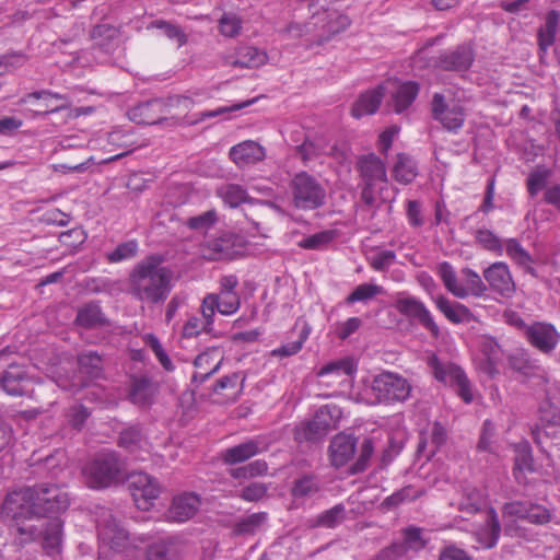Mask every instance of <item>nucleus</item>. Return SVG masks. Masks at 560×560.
Returning <instances> with one entry per match:
<instances>
[{
    "label": "nucleus",
    "instance_id": "1",
    "mask_svg": "<svg viewBox=\"0 0 560 560\" xmlns=\"http://www.w3.org/2000/svg\"><path fill=\"white\" fill-rule=\"evenodd\" d=\"M38 492L39 497L35 494V502L40 505L37 506V524L18 525V532L21 535L20 544H26L43 537V548L48 556H55L60 552L62 541V522L58 517L49 520L40 518L46 514L59 513L67 510L69 506V497L66 491L57 486H39L33 488Z\"/></svg>",
    "mask_w": 560,
    "mask_h": 560
},
{
    "label": "nucleus",
    "instance_id": "2",
    "mask_svg": "<svg viewBox=\"0 0 560 560\" xmlns=\"http://www.w3.org/2000/svg\"><path fill=\"white\" fill-rule=\"evenodd\" d=\"M173 273L162 265L159 256H150L138 262L129 277V292L141 303L162 304L172 291Z\"/></svg>",
    "mask_w": 560,
    "mask_h": 560
},
{
    "label": "nucleus",
    "instance_id": "3",
    "mask_svg": "<svg viewBox=\"0 0 560 560\" xmlns=\"http://www.w3.org/2000/svg\"><path fill=\"white\" fill-rule=\"evenodd\" d=\"M121 462L115 452L98 453L82 468L84 482L92 489H104L116 483L121 474Z\"/></svg>",
    "mask_w": 560,
    "mask_h": 560
},
{
    "label": "nucleus",
    "instance_id": "4",
    "mask_svg": "<svg viewBox=\"0 0 560 560\" xmlns=\"http://www.w3.org/2000/svg\"><path fill=\"white\" fill-rule=\"evenodd\" d=\"M292 203L300 210H315L325 205L326 188L307 172L296 173L290 182Z\"/></svg>",
    "mask_w": 560,
    "mask_h": 560
},
{
    "label": "nucleus",
    "instance_id": "5",
    "mask_svg": "<svg viewBox=\"0 0 560 560\" xmlns=\"http://www.w3.org/2000/svg\"><path fill=\"white\" fill-rule=\"evenodd\" d=\"M411 389L407 378L388 371L374 376L371 384L374 401L380 404L402 402L409 398Z\"/></svg>",
    "mask_w": 560,
    "mask_h": 560
},
{
    "label": "nucleus",
    "instance_id": "6",
    "mask_svg": "<svg viewBox=\"0 0 560 560\" xmlns=\"http://www.w3.org/2000/svg\"><path fill=\"white\" fill-rule=\"evenodd\" d=\"M35 494L37 498L39 497L38 492L31 487L10 492L1 506L2 515L16 522L21 520L31 521L33 517L37 520L36 509L40 504L35 502Z\"/></svg>",
    "mask_w": 560,
    "mask_h": 560
},
{
    "label": "nucleus",
    "instance_id": "7",
    "mask_svg": "<svg viewBox=\"0 0 560 560\" xmlns=\"http://www.w3.org/2000/svg\"><path fill=\"white\" fill-rule=\"evenodd\" d=\"M429 366L438 381L456 386L458 395L466 404L472 401L471 384L459 366L450 362H441L435 355L430 357Z\"/></svg>",
    "mask_w": 560,
    "mask_h": 560
},
{
    "label": "nucleus",
    "instance_id": "8",
    "mask_svg": "<svg viewBox=\"0 0 560 560\" xmlns=\"http://www.w3.org/2000/svg\"><path fill=\"white\" fill-rule=\"evenodd\" d=\"M359 168L364 180V187L361 192L362 200L366 205H373L375 201V188L383 189L387 184L385 164L375 154H369L359 160Z\"/></svg>",
    "mask_w": 560,
    "mask_h": 560
},
{
    "label": "nucleus",
    "instance_id": "9",
    "mask_svg": "<svg viewBox=\"0 0 560 560\" xmlns=\"http://www.w3.org/2000/svg\"><path fill=\"white\" fill-rule=\"evenodd\" d=\"M192 100L186 95H174L167 100H152L141 104L135 109V115L139 113L142 116L141 122L154 125L160 122L164 116L171 114L172 109L187 112L192 106Z\"/></svg>",
    "mask_w": 560,
    "mask_h": 560
},
{
    "label": "nucleus",
    "instance_id": "10",
    "mask_svg": "<svg viewBox=\"0 0 560 560\" xmlns=\"http://www.w3.org/2000/svg\"><path fill=\"white\" fill-rule=\"evenodd\" d=\"M243 238L234 233H223L203 242L200 254L207 260L234 259L243 253Z\"/></svg>",
    "mask_w": 560,
    "mask_h": 560
},
{
    "label": "nucleus",
    "instance_id": "11",
    "mask_svg": "<svg viewBox=\"0 0 560 560\" xmlns=\"http://www.w3.org/2000/svg\"><path fill=\"white\" fill-rule=\"evenodd\" d=\"M241 307L238 293L219 292L208 293L203 296L200 312L208 319V324L214 323L215 312L221 315L231 316Z\"/></svg>",
    "mask_w": 560,
    "mask_h": 560
},
{
    "label": "nucleus",
    "instance_id": "12",
    "mask_svg": "<svg viewBox=\"0 0 560 560\" xmlns=\"http://www.w3.org/2000/svg\"><path fill=\"white\" fill-rule=\"evenodd\" d=\"M349 25L347 16L338 14L337 12H329L327 10L316 11L312 15V21L307 25L292 23L288 27V32L292 36H302L311 32L310 26L322 27L329 34L338 33L340 30Z\"/></svg>",
    "mask_w": 560,
    "mask_h": 560
},
{
    "label": "nucleus",
    "instance_id": "13",
    "mask_svg": "<svg viewBox=\"0 0 560 560\" xmlns=\"http://www.w3.org/2000/svg\"><path fill=\"white\" fill-rule=\"evenodd\" d=\"M128 485L135 502L142 510H148L161 492L156 480L143 471L131 472L128 476Z\"/></svg>",
    "mask_w": 560,
    "mask_h": 560
},
{
    "label": "nucleus",
    "instance_id": "14",
    "mask_svg": "<svg viewBox=\"0 0 560 560\" xmlns=\"http://www.w3.org/2000/svg\"><path fill=\"white\" fill-rule=\"evenodd\" d=\"M395 307L400 314L417 319L434 337H438L439 326L434 322L430 311L419 299L399 294L395 302Z\"/></svg>",
    "mask_w": 560,
    "mask_h": 560
},
{
    "label": "nucleus",
    "instance_id": "15",
    "mask_svg": "<svg viewBox=\"0 0 560 560\" xmlns=\"http://www.w3.org/2000/svg\"><path fill=\"white\" fill-rule=\"evenodd\" d=\"M431 107L433 118L446 130L457 131L463 127L466 117L464 108L459 105L450 106L446 104L444 95L435 93Z\"/></svg>",
    "mask_w": 560,
    "mask_h": 560
},
{
    "label": "nucleus",
    "instance_id": "16",
    "mask_svg": "<svg viewBox=\"0 0 560 560\" xmlns=\"http://www.w3.org/2000/svg\"><path fill=\"white\" fill-rule=\"evenodd\" d=\"M526 337L529 343L542 353L552 352L560 341V332L557 328L545 322H537L528 326Z\"/></svg>",
    "mask_w": 560,
    "mask_h": 560
},
{
    "label": "nucleus",
    "instance_id": "17",
    "mask_svg": "<svg viewBox=\"0 0 560 560\" xmlns=\"http://www.w3.org/2000/svg\"><path fill=\"white\" fill-rule=\"evenodd\" d=\"M98 539L101 548L115 552H121L130 545L128 533L112 517L98 524Z\"/></svg>",
    "mask_w": 560,
    "mask_h": 560
},
{
    "label": "nucleus",
    "instance_id": "18",
    "mask_svg": "<svg viewBox=\"0 0 560 560\" xmlns=\"http://www.w3.org/2000/svg\"><path fill=\"white\" fill-rule=\"evenodd\" d=\"M501 533L498 514L489 508L485 512V518L474 532L477 549H491L497 546Z\"/></svg>",
    "mask_w": 560,
    "mask_h": 560
},
{
    "label": "nucleus",
    "instance_id": "19",
    "mask_svg": "<svg viewBox=\"0 0 560 560\" xmlns=\"http://www.w3.org/2000/svg\"><path fill=\"white\" fill-rule=\"evenodd\" d=\"M483 278L493 291L503 296H511L515 292V283L510 268L503 261L493 262L485 269Z\"/></svg>",
    "mask_w": 560,
    "mask_h": 560
},
{
    "label": "nucleus",
    "instance_id": "20",
    "mask_svg": "<svg viewBox=\"0 0 560 560\" xmlns=\"http://www.w3.org/2000/svg\"><path fill=\"white\" fill-rule=\"evenodd\" d=\"M201 500L194 492H183L173 498L167 511V518L172 522L184 523L190 520L199 510Z\"/></svg>",
    "mask_w": 560,
    "mask_h": 560
},
{
    "label": "nucleus",
    "instance_id": "21",
    "mask_svg": "<svg viewBox=\"0 0 560 560\" xmlns=\"http://www.w3.org/2000/svg\"><path fill=\"white\" fill-rule=\"evenodd\" d=\"M474 51L469 45H460L454 50H447L440 55L438 67L446 71H466L474 61Z\"/></svg>",
    "mask_w": 560,
    "mask_h": 560
},
{
    "label": "nucleus",
    "instance_id": "22",
    "mask_svg": "<svg viewBox=\"0 0 560 560\" xmlns=\"http://www.w3.org/2000/svg\"><path fill=\"white\" fill-rule=\"evenodd\" d=\"M223 360V351L220 348H209L201 352L195 359L196 372L192 375V381L205 382L220 369Z\"/></svg>",
    "mask_w": 560,
    "mask_h": 560
},
{
    "label": "nucleus",
    "instance_id": "23",
    "mask_svg": "<svg viewBox=\"0 0 560 560\" xmlns=\"http://www.w3.org/2000/svg\"><path fill=\"white\" fill-rule=\"evenodd\" d=\"M230 158L238 167H246L262 161L266 156L264 147L253 140H246L230 149Z\"/></svg>",
    "mask_w": 560,
    "mask_h": 560
},
{
    "label": "nucleus",
    "instance_id": "24",
    "mask_svg": "<svg viewBox=\"0 0 560 560\" xmlns=\"http://www.w3.org/2000/svg\"><path fill=\"white\" fill-rule=\"evenodd\" d=\"M267 445L261 438H255L245 441L238 445L226 448L222 453V459L225 464L235 465L254 457L255 455L266 451Z\"/></svg>",
    "mask_w": 560,
    "mask_h": 560
},
{
    "label": "nucleus",
    "instance_id": "25",
    "mask_svg": "<svg viewBox=\"0 0 560 560\" xmlns=\"http://www.w3.org/2000/svg\"><path fill=\"white\" fill-rule=\"evenodd\" d=\"M31 383L32 380L25 369L16 364L10 365L1 378L3 390L11 396H22L28 393Z\"/></svg>",
    "mask_w": 560,
    "mask_h": 560
},
{
    "label": "nucleus",
    "instance_id": "26",
    "mask_svg": "<svg viewBox=\"0 0 560 560\" xmlns=\"http://www.w3.org/2000/svg\"><path fill=\"white\" fill-rule=\"evenodd\" d=\"M267 61V54L253 46L240 47L234 55L224 57L226 66L238 68H256L265 65Z\"/></svg>",
    "mask_w": 560,
    "mask_h": 560
},
{
    "label": "nucleus",
    "instance_id": "27",
    "mask_svg": "<svg viewBox=\"0 0 560 560\" xmlns=\"http://www.w3.org/2000/svg\"><path fill=\"white\" fill-rule=\"evenodd\" d=\"M357 447V441L352 435L338 434L336 435L329 446L330 460L335 467L345 466L352 459Z\"/></svg>",
    "mask_w": 560,
    "mask_h": 560
},
{
    "label": "nucleus",
    "instance_id": "28",
    "mask_svg": "<svg viewBox=\"0 0 560 560\" xmlns=\"http://www.w3.org/2000/svg\"><path fill=\"white\" fill-rule=\"evenodd\" d=\"M384 95L385 89L383 85H378L361 93L352 106V116L361 118L366 115H373L378 109Z\"/></svg>",
    "mask_w": 560,
    "mask_h": 560
},
{
    "label": "nucleus",
    "instance_id": "29",
    "mask_svg": "<svg viewBox=\"0 0 560 560\" xmlns=\"http://www.w3.org/2000/svg\"><path fill=\"white\" fill-rule=\"evenodd\" d=\"M486 504L487 501L483 491L470 486L463 489L460 497L456 501L451 502V505L469 514L480 512Z\"/></svg>",
    "mask_w": 560,
    "mask_h": 560
},
{
    "label": "nucleus",
    "instance_id": "30",
    "mask_svg": "<svg viewBox=\"0 0 560 560\" xmlns=\"http://www.w3.org/2000/svg\"><path fill=\"white\" fill-rule=\"evenodd\" d=\"M438 310L444 314V316L454 324L468 322L471 317V313L467 306L460 303H452L444 295H438L434 299Z\"/></svg>",
    "mask_w": 560,
    "mask_h": 560
},
{
    "label": "nucleus",
    "instance_id": "31",
    "mask_svg": "<svg viewBox=\"0 0 560 560\" xmlns=\"http://www.w3.org/2000/svg\"><path fill=\"white\" fill-rule=\"evenodd\" d=\"M436 272L450 293L458 299L467 298V291L464 289V280L460 281L457 278V275L450 262L443 261L439 264Z\"/></svg>",
    "mask_w": 560,
    "mask_h": 560
},
{
    "label": "nucleus",
    "instance_id": "32",
    "mask_svg": "<svg viewBox=\"0 0 560 560\" xmlns=\"http://www.w3.org/2000/svg\"><path fill=\"white\" fill-rule=\"evenodd\" d=\"M418 175V166L411 156L399 153L393 166L394 178L404 185L410 184Z\"/></svg>",
    "mask_w": 560,
    "mask_h": 560
},
{
    "label": "nucleus",
    "instance_id": "33",
    "mask_svg": "<svg viewBox=\"0 0 560 560\" xmlns=\"http://www.w3.org/2000/svg\"><path fill=\"white\" fill-rule=\"evenodd\" d=\"M32 100L60 102L58 105L51 107L50 109L38 113V115H47L49 113H57V112L69 108L71 105L70 100L66 95L55 93L49 90H42V91L28 93V94L24 95L19 101V104L20 105L26 104V103H30Z\"/></svg>",
    "mask_w": 560,
    "mask_h": 560
},
{
    "label": "nucleus",
    "instance_id": "34",
    "mask_svg": "<svg viewBox=\"0 0 560 560\" xmlns=\"http://www.w3.org/2000/svg\"><path fill=\"white\" fill-rule=\"evenodd\" d=\"M419 93V85L416 82L407 81L397 86L393 94V106L396 113L407 109L416 100Z\"/></svg>",
    "mask_w": 560,
    "mask_h": 560
},
{
    "label": "nucleus",
    "instance_id": "35",
    "mask_svg": "<svg viewBox=\"0 0 560 560\" xmlns=\"http://www.w3.org/2000/svg\"><path fill=\"white\" fill-rule=\"evenodd\" d=\"M527 272L534 273L533 258L516 238H508L503 243V252Z\"/></svg>",
    "mask_w": 560,
    "mask_h": 560
},
{
    "label": "nucleus",
    "instance_id": "36",
    "mask_svg": "<svg viewBox=\"0 0 560 560\" xmlns=\"http://www.w3.org/2000/svg\"><path fill=\"white\" fill-rule=\"evenodd\" d=\"M106 318L97 303H89L79 308L75 323L83 328H95L104 325Z\"/></svg>",
    "mask_w": 560,
    "mask_h": 560
},
{
    "label": "nucleus",
    "instance_id": "37",
    "mask_svg": "<svg viewBox=\"0 0 560 560\" xmlns=\"http://www.w3.org/2000/svg\"><path fill=\"white\" fill-rule=\"evenodd\" d=\"M357 372V363L351 358H343L323 365L317 375L324 377L334 375L336 377L351 376Z\"/></svg>",
    "mask_w": 560,
    "mask_h": 560
},
{
    "label": "nucleus",
    "instance_id": "38",
    "mask_svg": "<svg viewBox=\"0 0 560 560\" xmlns=\"http://www.w3.org/2000/svg\"><path fill=\"white\" fill-rule=\"evenodd\" d=\"M559 24V13L555 10L550 11L546 16V22L538 31V45L544 51L552 46Z\"/></svg>",
    "mask_w": 560,
    "mask_h": 560
},
{
    "label": "nucleus",
    "instance_id": "39",
    "mask_svg": "<svg viewBox=\"0 0 560 560\" xmlns=\"http://www.w3.org/2000/svg\"><path fill=\"white\" fill-rule=\"evenodd\" d=\"M218 195L231 208H236L242 203L249 202L246 190L236 184H225L218 188Z\"/></svg>",
    "mask_w": 560,
    "mask_h": 560
},
{
    "label": "nucleus",
    "instance_id": "40",
    "mask_svg": "<svg viewBox=\"0 0 560 560\" xmlns=\"http://www.w3.org/2000/svg\"><path fill=\"white\" fill-rule=\"evenodd\" d=\"M154 394V386L147 377H135L130 385V397L135 404L144 405L149 402Z\"/></svg>",
    "mask_w": 560,
    "mask_h": 560
},
{
    "label": "nucleus",
    "instance_id": "41",
    "mask_svg": "<svg viewBox=\"0 0 560 560\" xmlns=\"http://www.w3.org/2000/svg\"><path fill=\"white\" fill-rule=\"evenodd\" d=\"M345 513V506L337 504L318 514L315 518L311 520L310 523L313 527L332 528L343 521Z\"/></svg>",
    "mask_w": 560,
    "mask_h": 560
},
{
    "label": "nucleus",
    "instance_id": "42",
    "mask_svg": "<svg viewBox=\"0 0 560 560\" xmlns=\"http://www.w3.org/2000/svg\"><path fill=\"white\" fill-rule=\"evenodd\" d=\"M78 363L81 372L93 378L100 377L103 372V359L94 351H86L79 355Z\"/></svg>",
    "mask_w": 560,
    "mask_h": 560
},
{
    "label": "nucleus",
    "instance_id": "43",
    "mask_svg": "<svg viewBox=\"0 0 560 560\" xmlns=\"http://www.w3.org/2000/svg\"><path fill=\"white\" fill-rule=\"evenodd\" d=\"M320 489L319 481L315 476L305 475L294 481L291 494L295 499L311 498Z\"/></svg>",
    "mask_w": 560,
    "mask_h": 560
},
{
    "label": "nucleus",
    "instance_id": "44",
    "mask_svg": "<svg viewBox=\"0 0 560 560\" xmlns=\"http://www.w3.org/2000/svg\"><path fill=\"white\" fill-rule=\"evenodd\" d=\"M341 411L336 405L322 406L314 415L315 423H319L327 432L337 427Z\"/></svg>",
    "mask_w": 560,
    "mask_h": 560
},
{
    "label": "nucleus",
    "instance_id": "45",
    "mask_svg": "<svg viewBox=\"0 0 560 560\" xmlns=\"http://www.w3.org/2000/svg\"><path fill=\"white\" fill-rule=\"evenodd\" d=\"M267 521L265 512L253 513L240 520L235 525V532L240 535H252L258 532Z\"/></svg>",
    "mask_w": 560,
    "mask_h": 560
},
{
    "label": "nucleus",
    "instance_id": "46",
    "mask_svg": "<svg viewBox=\"0 0 560 560\" xmlns=\"http://www.w3.org/2000/svg\"><path fill=\"white\" fill-rule=\"evenodd\" d=\"M462 276L464 278V289L467 291V296L480 298L485 295L487 285L475 270L465 268L462 270Z\"/></svg>",
    "mask_w": 560,
    "mask_h": 560
},
{
    "label": "nucleus",
    "instance_id": "47",
    "mask_svg": "<svg viewBox=\"0 0 560 560\" xmlns=\"http://www.w3.org/2000/svg\"><path fill=\"white\" fill-rule=\"evenodd\" d=\"M383 292V288L373 283L359 284L346 299L347 304L368 302Z\"/></svg>",
    "mask_w": 560,
    "mask_h": 560
},
{
    "label": "nucleus",
    "instance_id": "48",
    "mask_svg": "<svg viewBox=\"0 0 560 560\" xmlns=\"http://www.w3.org/2000/svg\"><path fill=\"white\" fill-rule=\"evenodd\" d=\"M142 340L154 353L158 361L166 371H173L174 364L165 350L163 349L159 338L154 334H145L142 336Z\"/></svg>",
    "mask_w": 560,
    "mask_h": 560
},
{
    "label": "nucleus",
    "instance_id": "49",
    "mask_svg": "<svg viewBox=\"0 0 560 560\" xmlns=\"http://www.w3.org/2000/svg\"><path fill=\"white\" fill-rule=\"evenodd\" d=\"M142 340L154 353L158 361L166 371H173L174 364L165 350L163 349L159 338L154 334H145L142 336Z\"/></svg>",
    "mask_w": 560,
    "mask_h": 560
},
{
    "label": "nucleus",
    "instance_id": "50",
    "mask_svg": "<svg viewBox=\"0 0 560 560\" xmlns=\"http://www.w3.org/2000/svg\"><path fill=\"white\" fill-rule=\"evenodd\" d=\"M142 340L154 353L158 361L166 371H173L174 364L165 350L163 349L159 338L154 334H145L142 336Z\"/></svg>",
    "mask_w": 560,
    "mask_h": 560
},
{
    "label": "nucleus",
    "instance_id": "51",
    "mask_svg": "<svg viewBox=\"0 0 560 560\" xmlns=\"http://www.w3.org/2000/svg\"><path fill=\"white\" fill-rule=\"evenodd\" d=\"M142 340L154 353L158 361L166 371H173L174 364L165 350L163 349L159 338L154 334H145L142 336Z\"/></svg>",
    "mask_w": 560,
    "mask_h": 560
},
{
    "label": "nucleus",
    "instance_id": "52",
    "mask_svg": "<svg viewBox=\"0 0 560 560\" xmlns=\"http://www.w3.org/2000/svg\"><path fill=\"white\" fill-rule=\"evenodd\" d=\"M142 340L154 353L158 361L166 371H173L174 364L165 350L163 349L159 338L154 334H145L142 336Z\"/></svg>",
    "mask_w": 560,
    "mask_h": 560
},
{
    "label": "nucleus",
    "instance_id": "53",
    "mask_svg": "<svg viewBox=\"0 0 560 560\" xmlns=\"http://www.w3.org/2000/svg\"><path fill=\"white\" fill-rule=\"evenodd\" d=\"M515 475L524 471H533V456L530 446L527 442H522L515 447Z\"/></svg>",
    "mask_w": 560,
    "mask_h": 560
},
{
    "label": "nucleus",
    "instance_id": "54",
    "mask_svg": "<svg viewBox=\"0 0 560 560\" xmlns=\"http://www.w3.org/2000/svg\"><path fill=\"white\" fill-rule=\"evenodd\" d=\"M328 432L319 424L315 423V418L313 417L307 422L302 423L296 429V440L299 441H318L323 439Z\"/></svg>",
    "mask_w": 560,
    "mask_h": 560
},
{
    "label": "nucleus",
    "instance_id": "55",
    "mask_svg": "<svg viewBox=\"0 0 560 560\" xmlns=\"http://www.w3.org/2000/svg\"><path fill=\"white\" fill-rule=\"evenodd\" d=\"M550 171L545 167H536L527 177V190L532 197L536 196L540 190L546 188Z\"/></svg>",
    "mask_w": 560,
    "mask_h": 560
},
{
    "label": "nucleus",
    "instance_id": "56",
    "mask_svg": "<svg viewBox=\"0 0 560 560\" xmlns=\"http://www.w3.org/2000/svg\"><path fill=\"white\" fill-rule=\"evenodd\" d=\"M214 323L208 324L206 317L191 316L187 319L183 327L182 335L185 338H194L202 331L210 332L213 329Z\"/></svg>",
    "mask_w": 560,
    "mask_h": 560
},
{
    "label": "nucleus",
    "instance_id": "57",
    "mask_svg": "<svg viewBox=\"0 0 560 560\" xmlns=\"http://www.w3.org/2000/svg\"><path fill=\"white\" fill-rule=\"evenodd\" d=\"M477 242L487 250L493 252L497 255L503 254V243L499 236H497L490 230H478L476 232Z\"/></svg>",
    "mask_w": 560,
    "mask_h": 560
},
{
    "label": "nucleus",
    "instance_id": "58",
    "mask_svg": "<svg viewBox=\"0 0 560 560\" xmlns=\"http://www.w3.org/2000/svg\"><path fill=\"white\" fill-rule=\"evenodd\" d=\"M529 503L514 501L506 503L503 508V520L508 525L517 520H527Z\"/></svg>",
    "mask_w": 560,
    "mask_h": 560
},
{
    "label": "nucleus",
    "instance_id": "59",
    "mask_svg": "<svg viewBox=\"0 0 560 560\" xmlns=\"http://www.w3.org/2000/svg\"><path fill=\"white\" fill-rule=\"evenodd\" d=\"M138 243L136 241H128L119 244L113 252L107 254V259L112 262H119L130 259L137 255Z\"/></svg>",
    "mask_w": 560,
    "mask_h": 560
},
{
    "label": "nucleus",
    "instance_id": "60",
    "mask_svg": "<svg viewBox=\"0 0 560 560\" xmlns=\"http://www.w3.org/2000/svg\"><path fill=\"white\" fill-rule=\"evenodd\" d=\"M334 240L332 231H322L300 241L299 246L305 249H320Z\"/></svg>",
    "mask_w": 560,
    "mask_h": 560
},
{
    "label": "nucleus",
    "instance_id": "61",
    "mask_svg": "<svg viewBox=\"0 0 560 560\" xmlns=\"http://www.w3.org/2000/svg\"><path fill=\"white\" fill-rule=\"evenodd\" d=\"M220 33L225 37H235L242 30V20L232 13H224L219 22Z\"/></svg>",
    "mask_w": 560,
    "mask_h": 560
},
{
    "label": "nucleus",
    "instance_id": "62",
    "mask_svg": "<svg viewBox=\"0 0 560 560\" xmlns=\"http://www.w3.org/2000/svg\"><path fill=\"white\" fill-rule=\"evenodd\" d=\"M150 26L161 30L166 37L175 40L179 47L187 42L185 33L175 24L166 21H154Z\"/></svg>",
    "mask_w": 560,
    "mask_h": 560
},
{
    "label": "nucleus",
    "instance_id": "63",
    "mask_svg": "<svg viewBox=\"0 0 560 560\" xmlns=\"http://www.w3.org/2000/svg\"><path fill=\"white\" fill-rule=\"evenodd\" d=\"M147 442L142 439L141 432L137 428H128L120 433L119 445L126 447L130 452H135L137 447H142Z\"/></svg>",
    "mask_w": 560,
    "mask_h": 560
},
{
    "label": "nucleus",
    "instance_id": "64",
    "mask_svg": "<svg viewBox=\"0 0 560 560\" xmlns=\"http://www.w3.org/2000/svg\"><path fill=\"white\" fill-rule=\"evenodd\" d=\"M217 222V213L214 210L206 211L199 215L191 217L187 220V225L191 230L208 231Z\"/></svg>",
    "mask_w": 560,
    "mask_h": 560
}]
</instances>
